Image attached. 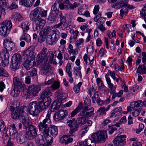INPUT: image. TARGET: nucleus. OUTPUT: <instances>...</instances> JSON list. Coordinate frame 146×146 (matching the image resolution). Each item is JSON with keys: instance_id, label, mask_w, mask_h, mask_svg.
Wrapping results in <instances>:
<instances>
[{"instance_id": "27", "label": "nucleus", "mask_w": 146, "mask_h": 146, "mask_svg": "<svg viewBox=\"0 0 146 146\" xmlns=\"http://www.w3.org/2000/svg\"><path fill=\"white\" fill-rule=\"evenodd\" d=\"M17 3L26 7L31 6L33 4V0H14Z\"/></svg>"}, {"instance_id": "44", "label": "nucleus", "mask_w": 146, "mask_h": 146, "mask_svg": "<svg viewBox=\"0 0 146 146\" xmlns=\"http://www.w3.org/2000/svg\"><path fill=\"white\" fill-rule=\"evenodd\" d=\"M9 4L7 0H0V8L4 9V7L8 8Z\"/></svg>"}, {"instance_id": "46", "label": "nucleus", "mask_w": 146, "mask_h": 146, "mask_svg": "<svg viewBox=\"0 0 146 146\" xmlns=\"http://www.w3.org/2000/svg\"><path fill=\"white\" fill-rule=\"evenodd\" d=\"M25 62L24 64V67L27 70H30L33 66V64H31V62L29 61L25 60Z\"/></svg>"}, {"instance_id": "5", "label": "nucleus", "mask_w": 146, "mask_h": 146, "mask_svg": "<svg viewBox=\"0 0 146 146\" xmlns=\"http://www.w3.org/2000/svg\"><path fill=\"white\" fill-rule=\"evenodd\" d=\"M50 113L49 112L47 114L45 118L38 124V128L40 131L43 133L44 136L48 135V125L50 123Z\"/></svg>"}, {"instance_id": "17", "label": "nucleus", "mask_w": 146, "mask_h": 146, "mask_svg": "<svg viewBox=\"0 0 146 146\" xmlns=\"http://www.w3.org/2000/svg\"><path fill=\"white\" fill-rule=\"evenodd\" d=\"M41 74L44 76L48 73L50 71V66L49 64V61L46 60L45 61L41 62Z\"/></svg>"}, {"instance_id": "14", "label": "nucleus", "mask_w": 146, "mask_h": 146, "mask_svg": "<svg viewBox=\"0 0 146 146\" xmlns=\"http://www.w3.org/2000/svg\"><path fill=\"white\" fill-rule=\"evenodd\" d=\"M141 102L140 101H137L132 102L130 104L133 109L131 110V113L134 116H137L141 111V107L139 106Z\"/></svg>"}, {"instance_id": "55", "label": "nucleus", "mask_w": 146, "mask_h": 146, "mask_svg": "<svg viewBox=\"0 0 146 146\" xmlns=\"http://www.w3.org/2000/svg\"><path fill=\"white\" fill-rule=\"evenodd\" d=\"M89 130V128L87 126H86L84 127L80 131V135H81V137L84 135L86 133H87Z\"/></svg>"}, {"instance_id": "63", "label": "nucleus", "mask_w": 146, "mask_h": 146, "mask_svg": "<svg viewBox=\"0 0 146 146\" xmlns=\"http://www.w3.org/2000/svg\"><path fill=\"white\" fill-rule=\"evenodd\" d=\"M85 106H84V104L82 103H80L76 109L79 112L82 110H83Z\"/></svg>"}, {"instance_id": "41", "label": "nucleus", "mask_w": 146, "mask_h": 146, "mask_svg": "<svg viewBox=\"0 0 146 146\" xmlns=\"http://www.w3.org/2000/svg\"><path fill=\"white\" fill-rule=\"evenodd\" d=\"M46 59L49 61V63H52L53 61L54 55L52 52L48 51L47 52Z\"/></svg>"}, {"instance_id": "12", "label": "nucleus", "mask_w": 146, "mask_h": 146, "mask_svg": "<svg viewBox=\"0 0 146 146\" xmlns=\"http://www.w3.org/2000/svg\"><path fill=\"white\" fill-rule=\"evenodd\" d=\"M41 88V86L39 85H30L27 90V95L29 97H31L33 96H36L39 92Z\"/></svg>"}, {"instance_id": "62", "label": "nucleus", "mask_w": 146, "mask_h": 146, "mask_svg": "<svg viewBox=\"0 0 146 146\" xmlns=\"http://www.w3.org/2000/svg\"><path fill=\"white\" fill-rule=\"evenodd\" d=\"M6 127L5 125L4 121L2 120L0 121V129L1 132H3L5 130Z\"/></svg>"}, {"instance_id": "4", "label": "nucleus", "mask_w": 146, "mask_h": 146, "mask_svg": "<svg viewBox=\"0 0 146 146\" xmlns=\"http://www.w3.org/2000/svg\"><path fill=\"white\" fill-rule=\"evenodd\" d=\"M58 17L60 19V22L59 23L54 25L53 27L54 28H60V29L62 30H67L71 28V21H67L66 18L63 16L61 12L59 13Z\"/></svg>"}, {"instance_id": "16", "label": "nucleus", "mask_w": 146, "mask_h": 146, "mask_svg": "<svg viewBox=\"0 0 146 146\" xmlns=\"http://www.w3.org/2000/svg\"><path fill=\"white\" fill-rule=\"evenodd\" d=\"M47 50L46 48L43 47L40 52L36 59L38 64H40L41 62H43L46 60Z\"/></svg>"}, {"instance_id": "15", "label": "nucleus", "mask_w": 146, "mask_h": 146, "mask_svg": "<svg viewBox=\"0 0 146 146\" xmlns=\"http://www.w3.org/2000/svg\"><path fill=\"white\" fill-rule=\"evenodd\" d=\"M60 34L59 32H56L52 35H48L46 38L47 43L51 45L55 44L60 38Z\"/></svg>"}, {"instance_id": "35", "label": "nucleus", "mask_w": 146, "mask_h": 146, "mask_svg": "<svg viewBox=\"0 0 146 146\" xmlns=\"http://www.w3.org/2000/svg\"><path fill=\"white\" fill-rule=\"evenodd\" d=\"M30 25L29 21H26L21 24V27L23 30V33H27L29 29V26Z\"/></svg>"}, {"instance_id": "47", "label": "nucleus", "mask_w": 146, "mask_h": 146, "mask_svg": "<svg viewBox=\"0 0 146 146\" xmlns=\"http://www.w3.org/2000/svg\"><path fill=\"white\" fill-rule=\"evenodd\" d=\"M81 117H79L77 121L78 124H81L83 125L86 123L87 119L86 117L80 116Z\"/></svg>"}, {"instance_id": "22", "label": "nucleus", "mask_w": 146, "mask_h": 146, "mask_svg": "<svg viewBox=\"0 0 146 146\" xmlns=\"http://www.w3.org/2000/svg\"><path fill=\"white\" fill-rule=\"evenodd\" d=\"M3 44L5 49L7 50H11L15 48V43L11 40L10 38H7L5 39Z\"/></svg>"}, {"instance_id": "34", "label": "nucleus", "mask_w": 146, "mask_h": 146, "mask_svg": "<svg viewBox=\"0 0 146 146\" xmlns=\"http://www.w3.org/2000/svg\"><path fill=\"white\" fill-rule=\"evenodd\" d=\"M107 81L108 82L107 83L108 84V87L110 89V93L111 94H112L113 93H114L115 91V89L116 88V85H113V84L111 83L110 79L108 78L107 79Z\"/></svg>"}, {"instance_id": "56", "label": "nucleus", "mask_w": 146, "mask_h": 146, "mask_svg": "<svg viewBox=\"0 0 146 146\" xmlns=\"http://www.w3.org/2000/svg\"><path fill=\"white\" fill-rule=\"evenodd\" d=\"M77 121L76 120H75V119H73L71 120H68L66 122L68 124V125L69 126L70 128Z\"/></svg>"}, {"instance_id": "24", "label": "nucleus", "mask_w": 146, "mask_h": 146, "mask_svg": "<svg viewBox=\"0 0 146 146\" xmlns=\"http://www.w3.org/2000/svg\"><path fill=\"white\" fill-rule=\"evenodd\" d=\"M17 130L15 124L12 125L9 129H8L6 133L7 135L9 134L11 136V138L13 139H15L16 135L17 134Z\"/></svg>"}, {"instance_id": "61", "label": "nucleus", "mask_w": 146, "mask_h": 146, "mask_svg": "<svg viewBox=\"0 0 146 146\" xmlns=\"http://www.w3.org/2000/svg\"><path fill=\"white\" fill-rule=\"evenodd\" d=\"M14 2H13L12 4L8 8L10 9V10H13L14 9L17 8L18 7L17 4L18 3L17 2L14 1Z\"/></svg>"}, {"instance_id": "50", "label": "nucleus", "mask_w": 146, "mask_h": 146, "mask_svg": "<svg viewBox=\"0 0 146 146\" xmlns=\"http://www.w3.org/2000/svg\"><path fill=\"white\" fill-rule=\"evenodd\" d=\"M56 15L53 13H50L48 17V20L51 23L54 22L56 19Z\"/></svg>"}, {"instance_id": "49", "label": "nucleus", "mask_w": 146, "mask_h": 146, "mask_svg": "<svg viewBox=\"0 0 146 146\" xmlns=\"http://www.w3.org/2000/svg\"><path fill=\"white\" fill-rule=\"evenodd\" d=\"M123 92V91L122 90H121L118 93H117L115 92V91L114 93H113L112 94V95L111 97L112 99L113 100L116 97H121L122 96Z\"/></svg>"}, {"instance_id": "28", "label": "nucleus", "mask_w": 146, "mask_h": 146, "mask_svg": "<svg viewBox=\"0 0 146 146\" xmlns=\"http://www.w3.org/2000/svg\"><path fill=\"white\" fill-rule=\"evenodd\" d=\"M29 131L26 133V135L29 137H32L37 134L36 130L35 127L30 125L28 128Z\"/></svg>"}, {"instance_id": "36", "label": "nucleus", "mask_w": 146, "mask_h": 146, "mask_svg": "<svg viewBox=\"0 0 146 146\" xmlns=\"http://www.w3.org/2000/svg\"><path fill=\"white\" fill-rule=\"evenodd\" d=\"M47 32L41 31L39 34L38 36V41L40 43H42L44 41L47 35Z\"/></svg>"}, {"instance_id": "8", "label": "nucleus", "mask_w": 146, "mask_h": 146, "mask_svg": "<svg viewBox=\"0 0 146 146\" xmlns=\"http://www.w3.org/2000/svg\"><path fill=\"white\" fill-rule=\"evenodd\" d=\"M92 137L94 139L97 143L104 142L107 138L106 131H100L94 133L92 135Z\"/></svg>"}, {"instance_id": "3", "label": "nucleus", "mask_w": 146, "mask_h": 146, "mask_svg": "<svg viewBox=\"0 0 146 146\" xmlns=\"http://www.w3.org/2000/svg\"><path fill=\"white\" fill-rule=\"evenodd\" d=\"M54 3L52 5L50 13L57 15L58 17L60 12L58 11V7L61 9H63L67 7L69 3L68 0H54Z\"/></svg>"}, {"instance_id": "10", "label": "nucleus", "mask_w": 146, "mask_h": 146, "mask_svg": "<svg viewBox=\"0 0 146 146\" xmlns=\"http://www.w3.org/2000/svg\"><path fill=\"white\" fill-rule=\"evenodd\" d=\"M50 90L51 88L47 87L42 92L40 95V97L42 99L41 102L44 104L48 102L49 103L48 106L51 103V98L49 97L51 96L52 94Z\"/></svg>"}, {"instance_id": "60", "label": "nucleus", "mask_w": 146, "mask_h": 146, "mask_svg": "<svg viewBox=\"0 0 146 146\" xmlns=\"http://www.w3.org/2000/svg\"><path fill=\"white\" fill-rule=\"evenodd\" d=\"M37 21H38V22L37 23V24L42 28L44 26L46 23L45 20L42 19L41 18L40 20Z\"/></svg>"}, {"instance_id": "6", "label": "nucleus", "mask_w": 146, "mask_h": 146, "mask_svg": "<svg viewBox=\"0 0 146 146\" xmlns=\"http://www.w3.org/2000/svg\"><path fill=\"white\" fill-rule=\"evenodd\" d=\"M12 27L11 20L3 21L0 24V34L2 36H6L9 34Z\"/></svg>"}, {"instance_id": "31", "label": "nucleus", "mask_w": 146, "mask_h": 146, "mask_svg": "<svg viewBox=\"0 0 146 146\" xmlns=\"http://www.w3.org/2000/svg\"><path fill=\"white\" fill-rule=\"evenodd\" d=\"M21 88L14 86L11 90V96L14 97H16L18 96L20 93V90Z\"/></svg>"}, {"instance_id": "51", "label": "nucleus", "mask_w": 146, "mask_h": 146, "mask_svg": "<svg viewBox=\"0 0 146 146\" xmlns=\"http://www.w3.org/2000/svg\"><path fill=\"white\" fill-rule=\"evenodd\" d=\"M82 83L80 82L76 86H74L73 88V90L76 93H78L80 90V87L82 85Z\"/></svg>"}, {"instance_id": "7", "label": "nucleus", "mask_w": 146, "mask_h": 146, "mask_svg": "<svg viewBox=\"0 0 146 146\" xmlns=\"http://www.w3.org/2000/svg\"><path fill=\"white\" fill-rule=\"evenodd\" d=\"M48 135L44 136V138H43L44 141L46 142L49 145H51L53 141V138L49 135V133L53 137H56L58 134V129L57 126L53 125L49 127L47 129Z\"/></svg>"}, {"instance_id": "59", "label": "nucleus", "mask_w": 146, "mask_h": 146, "mask_svg": "<svg viewBox=\"0 0 146 146\" xmlns=\"http://www.w3.org/2000/svg\"><path fill=\"white\" fill-rule=\"evenodd\" d=\"M70 33L73 34V36H72V37L76 38L77 37L78 34L79 33V32L77 30H76L75 31H74V30L72 29L70 30Z\"/></svg>"}, {"instance_id": "40", "label": "nucleus", "mask_w": 146, "mask_h": 146, "mask_svg": "<svg viewBox=\"0 0 146 146\" xmlns=\"http://www.w3.org/2000/svg\"><path fill=\"white\" fill-rule=\"evenodd\" d=\"M84 142L86 146H95L96 143L94 139L92 140L90 139H86Z\"/></svg>"}, {"instance_id": "37", "label": "nucleus", "mask_w": 146, "mask_h": 146, "mask_svg": "<svg viewBox=\"0 0 146 146\" xmlns=\"http://www.w3.org/2000/svg\"><path fill=\"white\" fill-rule=\"evenodd\" d=\"M110 106H108L106 108L105 107H101L98 110V112H99L100 115L103 116L105 115L106 113V111H108L109 109Z\"/></svg>"}, {"instance_id": "21", "label": "nucleus", "mask_w": 146, "mask_h": 146, "mask_svg": "<svg viewBox=\"0 0 146 146\" xmlns=\"http://www.w3.org/2000/svg\"><path fill=\"white\" fill-rule=\"evenodd\" d=\"M74 137V135L72 134L70 135H64L60 137V141L61 143L67 145L72 142L73 137Z\"/></svg>"}, {"instance_id": "57", "label": "nucleus", "mask_w": 146, "mask_h": 146, "mask_svg": "<svg viewBox=\"0 0 146 146\" xmlns=\"http://www.w3.org/2000/svg\"><path fill=\"white\" fill-rule=\"evenodd\" d=\"M30 73V75L31 76H35L37 75V70L35 68L32 69L31 71L28 72Z\"/></svg>"}, {"instance_id": "20", "label": "nucleus", "mask_w": 146, "mask_h": 146, "mask_svg": "<svg viewBox=\"0 0 146 146\" xmlns=\"http://www.w3.org/2000/svg\"><path fill=\"white\" fill-rule=\"evenodd\" d=\"M35 48L34 46L29 47L25 51L22 55L23 58L25 60H27L29 58L32 56L34 53Z\"/></svg>"}, {"instance_id": "2", "label": "nucleus", "mask_w": 146, "mask_h": 146, "mask_svg": "<svg viewBox=\"0 0 146 146\" xmlns=\"http://www.w3.org/2000/svg\"><path fill=\"white\" fill-rule=\"evenodd\" d=\"M47 15V11L42 9L40 7H37L31 12L29 17L32 21H36L40 20L42 17H46Z\"/></svg>"}, {"instance_id": "45", "label": "nucleus", "mask_w": 146, "mask_h": 146, "mask_svg": "<svg viewBox=\"0 0 146 146\" xmlns=\"http://www.w3.org/2000/svg\"><path fill=\"white\" fill-rule=\"evenodd\" d=\"M48 87L51 88V90L52 89L54 90H56L60 87V83L58 81H54L51 86Z\"/></svg>"}, {"instance_id": "43", "label": "nucleus", "mask_w": 146, "mask_h": 146, "mask_svg": "<svg viewBox=\"0 0 146 146\" xmlns=\"http://www.w3.org/2000/svg\"><path fill=\"white\" fill-rule=\"evenodd\" d=\"M79 125L77 121L70 128V130L69 133L70 134H72L74 133L77 130L78 128L79 127Z\"/></svg>"}, {"instance_id": "39", "label": "nucleus", "mask_w": 146, "mask_h": 146, "mask_svg": "<svg viewBox=\"0 0 146 146\" xmlns=\"http://www.w3.org/2000/svg\"><path fill=\"white\" fill-rule=\"evenodd\" d=\"M26 33H23V35L21 36L20 40L21 41L24 40L27 42H30L31 41V38L30 36Z\"/></svg>"}, {"instance_id": "19", "label": "nucleus", "mask_w": 146, "mask_h": 146, "mask_svg": "<svg viewBox=\"0 0 146 146\" xmlns=\"http://www.w3.org/2000/svg\"><path fill=\"white\" fill-rule=\"evenodd\" d=\"M125 135H121L117 136L113 141L115 146H123L126 143Z\"/></svg>"}, {"instance_id": "30", "label": "nucleus", "mask_w": 146, "mask_h": 146, "mask_svg": "<svg viewBox=\"0 0 146 146\" xmlns=\"http://www.w3.org/2000/svg\"><path fill=\"white\" fill-rule=\"evenodd\" d=\"M61 104V103L59 102L54 101L51 105L50 111L52 112L57 111L60 108Z\"/></svg>"}, {"instance_id": "18", "label": "nucleus", "mask_w": 146, "mask_h": 146, "mask_svg": "<svg viewBox=\"0 0 146 146\" xmlns=\"http://www.w3.org/2000/svg\"><path fill=\"white\" fill-rule=\"evenodd\" d=\"M94 108H92L88 109V106H85L83 110L81 111L79 114V116H82L88 117L94 114Z\"/></svg>"}, {"instance_id": "32", "label": "nucleus", "mask_w": 146, "mask_h": 146, "mask_svg": "<svg viewBox=\"0 0 146 146\" xmlns=\"http://www.w3.org/2000/svg\"><path fill=\"white\" fill-rule=\"evenodd\" d=\"M128 2V0H119L115 3V5L119 8L125 7Z\"/></svg>"}, {"instance_id": "38", "label": "nucleus", "mask_w": 146, "mask_h": 146, "mask_svg": "<svg viewBox=\"0 0 146 146\" xmlns=\"http://www.w3.org/2000/svg\"><path fill=\"white\" fill-rule=\"evenodd\" d=\"M122 110L121 108H115L113 112L112 113L111 116L115 117L117 116H119L122 113Z\"/></svg>"}, {"instance_id": "13", "label": "nucleus", "mask_w": 146, "mask_h": 146, "mask_svg": "<svg viewBox=\"0 0 146 146\" xmlns=\"http://www.w3.org/2000/svg\"><path fill=\"white\" fill-rule=\"evenodd\" d=\"M26 108L25 106L17 108L14 111L12 112L11 115V118L14 119H20L22 118L24 114V109Z\"/></svg>"}, {"instance_id": "33", "label": "nucleus", "mask_w": 146, "mask_h": 146, "mask_svg": "<svg viewBox=\"0 0 146 146\" xmlns=\"http://www.w3.org/2000/svg\"><path fill=\"white\" fill-rule=\"evenodd\" d=\"M22 123L25 129L29 128L30 125H33L30 123V121L27 117H24L22 119Z\"/></svg>"}, {"instance_id": "48", "label": "nucleus", "mask_w": 146, "mask_h": 146, "mask_svg": "<svg viewBox=\"0 0 146 146\" xmlns=\"http://www.w3.org/2000/svg\"><path fill=\"white\" fill-rule=\"evenodd\" d=\"M42 135H38L37 136H36L34 138L35 142L36 144H39L40 143V141H42V138L43 139V138H44V137L43 135V133Z\"/></svg>"}, {"instance_id": "26", "label": "nucleus", "mask_w": 146, "mask_h": 146, "mask_svg": "<svg viewBox=\"0 0 146 146\" xmlns=\"http://www.w3.org/2000/svg\"><path fill=\"white\" fill-rule=\"evenodd\" d=\"M16 141L19 144H21L27 141V138L25 135L21 134H18L15 136Z\"/></svg>"}, {"instance_id": "52", "label": "nucleus", "mask_w": 146, "mask_h": 146, "mask_svg": "<svg viewBox=\"0 0 146 146\" xmlns=\"http://www.w3.org/2000/svg\"><path fill=\"white\" fill-rule=\"evenodd\" d=\"M107 35L110 39H111L113 37L116 38V32L114 30H113L112 32L108 31L107 33Z\"/></svg>"}, {"instance_id": "1", "label": "nucleus", "mask_w": 146, "mask_h": 146, "mask_svg": "<svg viewBox=\"0 0 146 146\" xmlns=\"http://www.w3.org/2000/svg\"><path fill=\"white\" fill-rule=\"evenodd\" d=\"M49 102L44 103L42 102H38L35 101L30 102L29 105V112L33 116H36L40 112L46 109L48 106Z\"/></svg>"}, {"instance_id": "42", "label": "nucleus", "mask_w": 146, "mask_h": 146, "mask_svg": "<svg viewBox=\"0 0 146 146\" xmlns=\"http://www.w3.org/2000/svg\"><path fill=\"white\" fill-rule=\"evenodd\" d=\"M137 72L140 74H146V67L144 65L142 66L141 65H140L137 68Z\"/></svg>"}, {"instance_id": "58", "label": "nucleus", "mask_w": 146, "mask_h": 146, "mask_svg": "<svg viewBox=\"0 0 146 146\" xmlns=\"http://www.w3.org/2000/svg\"><path fill=\"white\" fill-rule=\"evenodd\" d=\"M100 99L99 96V95L97 92H95L94 95L93 96L92 98V102L93 103H95V102H97L98 100Z\"/></svg>"}, {"instance_id": "23", "label": "nucleus", "mask_w": 146, "mask_h": 146, "mask_svg": "<svg viewBox=\"0 0 146 146\" xmlns=\"http://www.w3.org/2000/svg\"><path fill=\"white\" fill-rule=\"evenodd\" d=\"M68 115V111L66 110H60L54 114V118L56 120H62Z\"/></svg>"}, {"instance_id": "53", "label": "nucleus", "mask_w": 146, "mask_h": 146, "mask_svg": "<svg viewBox=\"0 0 146 146\" xmlns=\"http://www.w3.org/2000/svg\"><path fill=\"white\" fill-rule=\"evenodd\" d=\"M0 76L8 77L9 74L3 68L0 67Z\"/></svg>"}, {"instance_id": "29", "label": "nucleus", "mask_w": 146, "mask_h": 146, "mask_svg": "<svg viewBox=\"0 0 146 146\" xmlns=\"http://www.w3.org/2000/svg\"><path fill=\"white\" fill-rule=\"evenodd\" d=\"M23 17L18 13H13L11 15V19L16 22L21 21L23 20Z\"/></svg>"}, {"instance_id": "64", "label": "nucleus", "mask_w": 146, "mask_h": 146, "mask_svg": "<svg viewBox=\"0 0 146 146\" xmlns=\"http://www.w3.org/2000/svg\"><path fill=\"white\" fill-rule=\"evenodd\" d=\"M74 74L76 76L79 75L80 78H81L82 77V75L80 71L78 70V68H74Z\"/></svg>"}, {"instance_id": "9", "label": "nucleus", "mask_w": 146, "mask_h": 146, "mask_svg": "<svg viewBox=\"0 0 146 146\" xmlns=\"http://www.w3.org/2000/svg\"><path fill=\"white\" fill-rule=\"evenodd\" d=\"M9 53L5 49L2 50L0 52V65L7 66L9 64Z\"/></svg>"}, {"instance_id": "25", "label": "nucleus", "mask_w": 146, "mask_h": 146, "mask_svg": "<svg viewBox=\"0 0 146 146\" xmlns=\"http://www.w3.org/2000/svg\"><path fill=\"white\" fill-rule=\"evenodd\" d=\"M13 80L15 87L22 88L25 86V84L21 78L15 77L13 78Z\"/></svg>"}, {"instance_id": "54", "label": "nucleus", "mask_w": 146, "mask_h": 146, "mask_svg": "<svg viewBox=\"0 0 146 146\" xmlns=\"http://www.w3.org/2000/svg\"><path fill=\"white\" fill-rule=\"evenodd\" d=\"M71 68V66L70 64L68 63L67 64V65L66 67V71L68 73V76L71 77H72V72L70 71V69Z\"/></svg>"}, {"instance_id": "11", "label": "nucleus", "mask_w": 146, "mask_h": 146, "mask_svg": "<svg viewBox=\"0 0 146 146\" xmlns=\"http://www.w3.org/2000/svg\"><path fill=\"white\" fill-rule=\"evenodd\" d=\"M21 62V57L19 54H15L13 55L11 59L12 64L11 67L13 70H17L20 66Z\"/></svg>"}]
</instances>
